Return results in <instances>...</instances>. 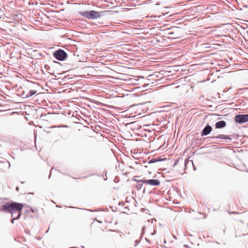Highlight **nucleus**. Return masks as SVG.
I'll list each match as a JSON object with an SVG mask.
<instances>
[{
    "mask_svg": "<svg viewBox=\"0 0 248 248\" xmlns=\"http://www.w3.org/2000/svg\"><path fill=\"white\" fill-rule=\"evenodd\" d=\"M212 127L210 125H207L202 130V136H205L209 134L212 131Z\"/></svg>",
    "mask_w": 248,
    "mask_h": 248,
    "instance_id": "obj_5",
    "label": "nucleus"
},
{
    "mask_svg": "<svg viewBox=\"0 0 248 248\" xmlns=\"http://www.w3.org/2000/svg\"><path fill=\"white\" fill-rule=\"evenodd\" d=\"M143 182L145 184H147L151 186H158L160 184L159 181L155 179L146 180L143 181Z\"/></svg>",
    "mask_w": 248,
    "mask_h": 248,
    "instance_id": "obj_4",
    "label": "nucleus"
},
{
    "mask_svg": "<svg viewBox=\"0 0 248 248\" xmlns=\"http://www.w3.org/2000/svg\"><path fill=\"white\" fill-rule=\"evenodd\" d=\"M80 15L84 17L92 19L98 18L101 16V14L99 12L94 10L80 12Z\"/></svg>",
    "mask_w": 248,
    "mask_h": 248,
    "instance_id": "obj_2",
    "label": "nucleus"
},
{
    "mask_svg": "<svg viewBox=\"0 0 248 248\" xmlns=\"http://www.w3.org/2000/svg\"><path fill=\"white\" fill-rule=\"evenodd\" d=\"M65 127V126L63 125L62 127ZM66 127H67V126H66Z\"/></svg>",
    "mask_w": 248,
    "mask_h": 248,
    "instance_id": "obj_12",
    "label": "nucleus"
},
{
    "mask_svg": "<svg viewBox=\"0 0 248 248\" xmlns=\"http://www.w3.org/2000/svg\"><path fill=\"white\" fill-rule=\"evenodd\" d=\"M70 69H71V68H70L66 69H65V70H66V71H63V74L64 73H65V72H66V71H69V70H70Z\"/></svg>",
    "mask_w": 248,
    "mask_h": 248,
    "instance_id": "obj_11",
    "label": "nucleus"
},
{
    "mask_svg": "<svg viewBox=\"0 0 248 248\" xmlns=\"http://www.w3.org/2000/svg\"><path fill=\"white\" fill-rule=\"evenodd\" d=\"M23 207L24 205L22 203L13 202L4 205L1 210L4 212L10 213L12 217L14 214L18 213V216L16 217H14L12 220V223H13L15 219H17L20 217L21 211L23 209Z\"/></svg>",
    "mask_w": 248,
    "mask_h": 248,
    "instance_id": "obj_1",
    "label": "nucleus"
},
{
    "mask_svg": "<svg viewBox=\"0 0 248 248\" xmlns=\"http://www.w3.org/2000/svg\"><path fill=\"white\" fill-rule=\"evenodd\" d=\"M226 125V123L224 121L217 122L216 124V127L217 128H222Z\"/></svg>",
    "mask_w": 248,
    "mask_h": 248,
    "instance_id": "obj_7",
    "label": "nucleus"
},
{
    "mask_svg": "<svg viewBox=\"0 0 248 248\" xmlns=\"http://www.w3.org/2000/svg\"><path fill=\"white\" fill-rule=\"evenodd\" d=\"M26 92H27L26 94H25L24 92L23 93V95H24L25 97H30L31 96H32V95L34 94L35 93H36V91L35 90H29L28 89L26 90Z\"/></svg>",
    "mask_w": 248,
    "mask_h": 248,
    "instance_id": "obj_8",
    "label": "nucleus"
},
{
    "mask_svg": "<svg viewBox=\"0 0 248 248\" xmlns=\"http://www.w3.org/2000/svg\"><path fill=\"white\" fill-rule=\"evenodd\" d=\"M235 121L238 123H244L248 121V114H239L235 117Z\"/></svg>",
    "mask_w": 248,
    "mask_h": 248,
    "instance_id": "obj_3",
    "label": "nucleus"
},
{
    "mask_svg": "<svg viewBox=\"0 0 248 248\" xmlns=\"http://www.w3.org/2000/svg\"><path fill=\"white\" fill-rule=\"evenodd\" d=\"M217 139H224V140H230V138H229L228 136H226L225 135H219L217 137Z\"/></svg>",
    "mask_w": 248,
    "mask_h": 248,
    "instance_id": "obj_9",
    "label": "nucleus"
},
{
    "mask_svg": "<svg viewBox=\"0 0 248 248\" xmlns=\"http://www.w3.org/2000/svg\"><path fill=\"white\" fill-rule=\"evenodd\" d=\"M54 56L57 59L62 61V49H60L58 51H56Z\"/></svg>",
    "mask_w": 248,
    "mask_h": 248,
    "instance_id": "obj_6",
    "label": "nucleus"
},
{
    "mask_svg": "<svg viewBox=\"0 0 248 248\" xmlns=\"http://www.w3.org/2000/svg\"><path fill=\"white\" fill-rule=\"evenodd\" d=\"M66 57H67L66 53L64 51H63V61L65 60Z\"/></svg>",
    "mask_w": 248,
    "mask_h": 248,
    "instance_id": "obj_10",
    "label": "nucleus"
}]
</instances>
